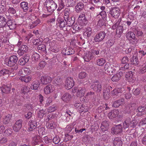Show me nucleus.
<instances>
[{
  "label": "nucleus",
  "instance_id": "f257e3e1",
  "mask_svg": "<svg viewBox=\"0 0 146 146\" xmlns=\"http://www.w3.org/2000/svg\"><path fill=\"white\" fill-rule=\"evenodd\" d=\"M18 60L17 56L15 55H13L11 56L9 58L6 59V65L10 67L15 66L14 70H17L18 67L16 66L15 65Z\"/></svg>",
  "mask_w": 146,
  "mask_h": 146
},
{
  "label": "nucleus",
  "instance_id": "f03ea898",
  "mask_svg": "<svg viewBox=\"0 0 146 146\" xmlns=\"http://www.w3.org/2000/svg\"><path fill=\"white\" fill-rule=\"evenodd\" d=\"M48 12L52 13L57 7L56 3L52 0H46L45 2Z\"/></svg>",
  "mask_w": 146,
  "mask_h": 146
},
{
  "label": "nucleus",
  "instance_id": "7ed1b4c3",
  "mask_svg": "<svg viewBox=\"0 0 146 146\" xmlns=\"http://www.w3.org/2000/svg\"><path fill=\"white\" fill-rule=\"evenodd\" d=\"M120 14V10L117 7H111L110 9L109 16L115 18H118Z\"/></svg>",
  "mask_w": 146,
  "mask_h": 146
},
{
  "label": "nucleus",
  "instance_id": "20e7f679",
  "mask_svg": "<svg viewBox=\"0 0 146 146\" xmlns=\"http://www.w3.org/2000/svg\"><path fill=\"white\" fill-rule=\"evenodd\" d=\"M90 87L94 92L97 93L100 92L102 90V84L98 81L94 82Z\"/></svg>",
  "mask_w": 146,
  "mask_h": 146
},
{
  "label": "nucleus",
  "instance_id": "39448f33",
  "mask_svg": "<svg viewBox=\"0 0 146 146\" xmlns=\"http://www.w3.org/2000/svg\"><path fill=\"white\" fill-rule=\"evenodd\" d=\"M123 127L121 124L115 125L111 129V133L113 134L117 135L122 131Z\"/></svg>",
  "mask_w": 146,
  "mask_h": 146
},
{
  "label": "nucleus",
  "instance_id": "423d86ee",
  "mask_svg": "<svg viewBox=\"0 0 146 146\" xmlns=\"http://www.w3.org/2000/svg\"><path fill=\"white\" fill-rule=\"evenodd\" d=\"M106 34L104 31H101L97 33L95 35L94 40L96 42H99L103 40L106 36Z\"/></svg>",
  "mask_w": 146,
  "mask_h": 146
},
{
  "label": "nucleus",
  "instance_id": "0eeeda50",
  "mask_svg": "<svg viewBox=\"0 0 146 146\" xmlns=\"http://www.w3.org/2000/svg\"><path fill=\"white\" fill-rule=\"evenodd\" d=\"M116 67L112 64H110L109 63H106L104 66V68L107 71L108 73L111 72L113 74L115 72Z\"/></svg>",
  "mask_w": 146,
  "mask_h": 146
},
{
  "label": "nucleus",
  "instance_id": "6e6552de",
  "mask_svg": "<svg viewBox=\"0 0 146 146\" xmlns=\"http://www.w3.org/2000/svg\"><path fill=\"white\" fill-rule=\"evenodd\" d=\"M74 82L71 77H68L66 79L65 87L67 90L71 88L74 85Z\"/></svg>",
  "mask_w": 146,
  "mask_h": 146
},
{
  "label": "nucleus",
  "instance_id": "1a4fd4ad",
  "mask_svg": "<svg viewBox=\"0 0 146 146\" xmlns=\"http://www.w3.org/2000/svg\"><path fill=\"white\" fill-rule=\"evenodd\" d=\"M110 125V123L109 120H105L102 121L101 123L100 127L101 130L103 131H107L109 128Z\"/></svg>",
  "mask_w": 146,
  "mask_h": 146
},
{
  "label": "nucleus",
  "instance_id": "9d476101",
  "mask_svg": "<svg viewBox=\"0 0 146 146\" xmlns=\"http://www.w3.org/2000/svg\"><path fill=\"white\" fill-rule=\"evenodd\" d=\"M135 73L132 71H129L125 75V77L127 78L129 82L131 83H133L135 82V78L134 77Z\"/></svg>",
  "mask_w": 146,
  "mask_h": 146
},
{
  "label": "nucleus",
  "instance_id": "9b49d317",
  "mask_svg": "<svg viewBox=\"0 0 146 146\" xmlns=\"http://www.w3.org/2000/svg\"><path fill=\"white\" fill-rule=\"evenodd\" d=\"M29 59L30 57L29 55L28 54H25L24 56L21 57L19 60L18 64L22 66L24 65L28 62Z\"/></svg>",
  "mask_w": 146,
  "mask_h": 146
},
{
  "label": "nucleus",
  "instance_id": "f8f14e48",
  "mask_svg": "<svg viewBox=\"0 0 146 146\" xmlns=\"http://www.w3.org/2000/svg\"><path fill=\"white\" fill-rule=\"evenodd\" d=\"M23 120L21 119H19L15 122V124L13 126V130L17 132L21 128L22 126Z\"/></svg>",
  "mask_w": 146,
  "mask_h": 146
},
{
  "label": "nucleus",
  "instance_id": "ddd939ff",
  "mask_svg": "<svg viewBox=\"0 0 146 146\" xmlns=\"http://www.w3.org/2000/svg\"><path fill=\"white\" fill-rule=\"evenodd\" d=\"M51 81V78L48 76H42L40 79L41 83L44 85H46L50 83Z\"/></svg>",
  "mask_w": 146,
  "mask_h": 146
},
{
  "label": "nucleus",
  "instance_id": "4468645a",
  "mask_svg": "<svg viewBox=\"0 0 146 146\" xmlns=\"http://www.w3.org/2000/svg\"><path fill=\"white\" fill-rule=\"evenodd\" d=\"M124 99L121 98L115 101L112 102V106L113 107L117 108L121 105L123 104L124 103Z\"/></svg>",
  "mask_w": 146,
  "mask_h": 146
},
{
  "label": "nucleus",
  "instance_id": "2eb2a0df",
  "mask_svg": "<svg viewBox=\"0 0 146 146\" xmlns=\"http://www.w3.org/2000/svg\"><path fill=\"white\" fill-rule=\"evenodd\" d=\"M10 16H8V20L7 21V25L9 27L10 29L13 30L15 29L16 27V24L12 20L10 19Z\"/></svg>",
  "mask_w": 146,
  "mask_h": 146
},
{
  "label": "nucleus",
  "instance_id": "dca6fc26",
  "mask_svg": "<svg viewBox=\"0 0 146 146\" xmlns=\"http://www.w3.org/2000/svg\"><path fill=\"white\" fill-rule=\"evenodd\" d=\"M146 111V106H139L136 109V111L137 112V116L141 117L143 115L142 112Z\"/></svg>",
  "mask_w": 146,
  "mask_h": 146
},
{
  "label": "nucleus",
  "instance_id": "f3484780",
  "mask_svg": "<svg viewBox=\"0 0 146 146\" xmlns=\"http://www.w3.org/2000/svg\"><path fill=\"white\" fill-rule=\"evenodd\" d=\"M12 115L8 114L5 116L3 118V123L4 125H6L7 127L10 126L9 122L12 118Z\"/></svg>",
  "mask_w": 146,
  "mask_h": 146
},
{
  "label": "nucleus",
  "instance_id": "a211bd4d",
  "mask_svg": "<svg viewBox=\"0 0 146 146\" xmlns=\"http://www.w3.org/2000/svg\"><path fill=\"white\" fill-rule=\"evenodd\" d=\"M40 137L38 135L35 136L33 138L31 144L33 146H37L40 144Z\"/></svg>",
  "mask_w": 146,
  "mask_h": 146
},
{
  "label": "nucleus",
  "instance_id": "6ab92c4d",
  "mask_svg": "<svg viewBox=\"0 0 146 146\" xmlns=\"http://www.w3.org/2000/svg\"><path fill=\"white\" fill-rule=\"evenodd\" d=\"M61 99L64 102L68 103L72 99L71 95L68 93H66L64 94L61 97Z\"/></svg>",
  "mask_w": 146,
  "mask_h": 146
},
{
  "label": "nucleus",
  "instance_id": "aec40b11",
  "mask_svg": "<svg viewBox=\"0 0 146 146\" xmlns=\"http://www.w3.org/2000/svg\"><path fill=\"white\" fill-rule=\"evenodd\" d=\"M37 122L34 120H30L28 122V125L29 126L28 131H33L36 128Z\"/></svg>",
  "mask_w": 146,
  "mask_h": 146
},
{
  "label": "nucleus",
  "instance_id": "412c9836",
  "mask_svg": "<svg viewBox=\"0 0 146 146\" xmlns=\"http://www.w3.org/2000/svg\"><path fill=\"white\" fill-rule=\"evenodd\" d=\"M57 21L58 23L59 24V26L60 27H64L66 25H67L66 20L64 18L58 17Z\"/></svg>",
  "mask_w": 146,
  "mask_h": 146
},
{
  "label": "nucleus",
  "instance_id": "4be33fe9",
  "mask_svg": "<svg viewBox=\"0 0 146 146\" xmlns=\"http://www.w3.org/2000/svg\"><path fill=\"white\" fill-rule=\"evenodd\" d=\"M123 88H115L111 91V96H115L119 95L123 92Z\"/></svg>",
  "mask_w": 146,
  "mask_h": 146
},
{
  "label": "nucleus",
  "instance_id": "5701e85b",
  "mask_svg": "<svg viewBox=\"0 0 146 146\" xmlns=\"http://www.w3.org/2000/svg\"><path fill=\"white\" fill-rule=\"evenodd\" d=\"M113 144L114 146H122L123 142L120 137H116L114 139Z\"/></svg>",
  "mask_w": 146,
  "mask_h": 146
},
{
  "label": "nucleus",
  "instance_id": "b1692460",
  "mask_svg": "<svg viewBox=\"0 0 146 146\" xmlns=\"http://www.w3.org/2000/svg\"><path fill=\"white\" fill-rule=\"evenodd\" d=\"M94 57L90 51H88L85 53L84 56V59L85 61L88 62L92 60Z\"/></svg>",
  "mask_w": 146,
  "mask_h": 146
},
{
  "label": "nucleus",
  "instance_id": "393cba45",
  "mask_svg": "<svg viewBox=\"0 0 146 146\" xmlns=\"http://www.w3.org/2000/svg\"><path fill=\"white\" fill-rule=\"evenodd\" d=\"M11 89V87L10 85H4L1 88L2 92L6 94H8L10 93Z\"/></svg>",
  "mask_w": 146,
  "mask_h": 146
},
{
  "label": "nucleus",
  "instance_id": "a878e982",
  "mask_svg": "<svg viewBox=\"0 0 146 146\" xmlns=\"http://www.w3.org/2000/svg\"><path fill=\"white\" fill-rule=\"evenodd\" d=\"M40 84L39 81L35 80L32 83L30 88L32 90H37Z\"/></svg>",
  "mask_w": 146,
  "mask_h": 146
},
{
  "label": "nucleus",
  "instance_id": "bb28decb",
  "mask_svg": "<svg viewBox=\"0 0 146 146\" xmlns=\"http://www.w3.org/2000/svg\"><path fill=\"white\" fill-rule=\"evenodd\" d=\"M67 24L68 26L70 27L72 26L74 24L75 22V17L73 16L68 17L66 19Z\"/></svg>",
  "mask_w": 146,
  "mask_h": 146
},
{
  "label": "nucleus",
  "instance_id": "cd10ccee",
  "mask_svg": "<svg viewBox=\"0 0 146 146\" xmlns=\"http://www.w3.org/2000/svg\"><path fill=\"white\" fill-rule=\"evenodd\" d=\"M118 113V112L117 110H113L108 113V116L110 119H112L117 116Z\"/></svg>",
  "mask_w": 146,
  "mask_h": 146
},
{
  "label": "nucleus",
  "instance_id": "c85d7f7f",
  "mask_svg": "<svg viewBox=\"0 0 146 146\" xmlns=\"http://www.w3.org/2000/svg\"><path fill=\"white\" fill-rule=\"evenodd\" d=\"M122 23L121 21L120 22L116 31V34L120 35V36H119V37L123 33V30L124 29Z\"/></svg>",
  "mask_w": 146,
  "mask_h": 146
},
{
  "label": "nucleus",
  "instance_id": "c756f323",
  "mask_svg": "<svg viewBox=\"0 0 146 146\" xmlns=\"http://www.w3.org/2000/svg\"><path fill=\"white\" fill-rule=\"evenodd\" d=\"M126 38L129 40L132 39L136 41L137 38L135 37V34L133 32H129L126 35Z\"/></svg>",
  "mask_w": 146,
  "mask_h": 146
},
{
  "label": "nucleus",
  "instance_id": "7c9ffc66",
  "mask_svg": "<svg viewBox=\"0 0 146 146\" xmlns=\"http://www.w3.org/2000/svg\"><path fill=\"white\" fill-rule=\"evenodd\" d=\"M130 61L132 64L135 66H139V62L138 60V58L133 56L130 59Z\"/></svg>",
  "mask_w": 146,
  "mask_h": 146
},
{
  "label": "nucleus",
  "instance_id": "2f4dec72",
  "mask_svg": "<svg viewBox=\"0 0 146 146\" xmlns=\"http://www.w3.org/2000/svg\"><path fill=\"white\" fill-rule=\"evenodd\" d=\"M84 4L83 3H79L76 6L75 10L77 13H79L84 9Z\"/></svg>",
  "mask_w": 146,
  "mask_h": 146
},
{
  "label": "nucleus",
  "instance_id": "473e14b6",
  "mask_svg": "<svg viewBox=\"0 0 146 146\" xmlns=\"http://www.w3.org/2000/svg\"><path fill=\"white\" fill-rule=\"evenodd\" d=\"M53 90V88L51 85H48L46 86L44 90V93L46 94H48L52 92Z\"/></svg>",
  "mask_w": 146,
  "mask_h": 146
},
{
  "label": "nucleus",
  "instance_id": "72a5a7b5",
  "mask_svg": "<svg viewBox=\"0 0 146 146\" xmlns=\"http://www.w3.org/2000/svg\"><path fill=\"white\" fill-rule=\"evenodd\" d=\"M132 122H133V121H131V119L129 118L125 120L123 123V126L124 128L125 129L128 128L130 125L131 127L133 125H131Z\"/></svg>",
  "mask_w": 146,
  "mask_h": 146
},
{
  "label": "nucleus",
  "instance_id": "f704fd0d",
  "mask_svg": "<svg viewBox=\"0 0 146 146\" xmlns=\"http://www.w3.org/2000/svg\"><path fill=\"white\" fill-rule=\"evenodd\" d=\"M43 140H44L45 144L47 146H53L52 143V139H50L46 136L44 137Z\"/></svg>",
  "mask_w": 146,
  "mask_h": 146
},
{
  "label": "nucleus",
  "instance_id": "c9c22d12",
  "mask_svg": "<svg viewBox=\"0 0 146 146\" xmlns=\"http://www.w3.org/2000/svg\"><path fill=\"white\" fill-rule=\"evenodd\" d=\"M20 6L24 11L25 12L27 11L29 8L28 3L25 1H23L21 2Z\"/></svg>",
  "mask_w": 146,
  "mask_h": 146
},
{
  "label": "nucleus",
  "instance_id": "e433bc0d",
  "mask_svg": "<svg viewBox=\"0 0 146 146\" xmlns=\"http://www.w3.org/2000/svg\"><path fill=\"white\" fill-rule=\"evenodd\" d=\"M7 25V21L5 18L0 16V28L3 27Z\"/></svg>",
  "mask_w": 146,
  "mask_h": 146
},
{
  "label": "nucleus",
  "instance_id": "4c0bfd02",
  "mask_svg": "<svg viewBox=\"0 0 146 146\" xmlns=\"http://www.w3.org/2000/svg\"><path fill=\"white\" fill-rule=\"evenodd\" d=\"M122 72H120L119 73L116 74L112 76L111 78V80L113 82H117L120 79Z\"/></svg>",
  "mask_w": 146,
  "mask_h": 146
},
{
  "label": "nucleus",
  "instance_id": "58836bf2",
  "mask_svg": "<svg viewBox=\"0 0 146 146\" xmlns=\"http://www.w3.org/2000/svg\"><path fill=\"white\" fill-rule=\"evenodd\" d=\"M110 92V90L109 89L103 90V96L105 100H107L109 98Z\"/></svg>",
  "mask_w": 146,
  "mask_h": 146
},
{
  "label": "nucleus",
  "instance_id": "ea45409f",
  "mask_svg": "<svg viewBox=\"0 0 146 146\" xmlns=\"http://www.w3.org/2000/svg\"><path fill=\"white\" fill-rule=\"evenodd\" d=\"M38 52H46V46L43 44H39L37 47Z\"/></svg>",
  "mask_w": 146,
  "mask_h": 146
},
{
  "label": "nucleus",
  "instance_id": "a19ab883",
  "mask_svg": "<svg viewBox=\"0 0 146 146\" xmlns=\"http://www.w3.org/2000/svg\"><path fill=\"white\" fill-rule=\"evenodd\" d=\"M32 76H24L21 77L19 79L22 81H24L25 82H30L32 79Z\"/></svg>",
  "mask_w": 146,
  "mask_h": 146
},
{
  "label": "nucleus",
  "instance_id": "79ce46f5",
  "mask_svg": "<svg viewBox=\"0 0 146 146\" xmlns=\"http://www.w3.org/2000/svg\"><path fill=\"white\" fill-rule=\"evenodd\" d=\"M65 0H60L59 2V7L58 10L60 11L62 10L65 6L64 4Z\"/></svg>",
  "mask_w": 146,
  "mask_h": 146
},
{
  "label": "nucleus",
  "instance_id": "37998d69",
  "mask_svg": "<svg viewBox=\"0 0 146 146\" xmlns=\"http://www.w3.org/2000/svg\"><path fill=\"white\" fill-rule=\"evenodd\" d=\"M138 72L140 74H143L146 72V64L143 65L140 68Z\"/></svg>",
  "mask_w": 146,
  "mask_h": 146
},
{
  "label": "nucleus",
  "instance_id": "c03bdc74",
  "mask_svg": "<svg viewBox=\"0 0 146 146\" xmlns=\"http://www.w3.org/2000/svg\"><path fill=\"white\" fill-rule=\"evenodd\" d=\"M74 49L72 48H67L65 51V54L66 55H70L74 53Z\"/></svg>",
  "mask_w": 146,
  "mask_h": 146
},
{
  "label": "nucleus",
  "instance_id": "a18cd8bd",
  "mask_svg": "<svg viewBox=\"0 0 146 146\" xmlns=\"http://www.w3.org/2000/svg\"><path fill=\"white\" fill-rule=\"evenodd\" d=\"M115 42V40L113 38H111L108 40L106 42L107 46L109 47H111L114 44Z\"/></svg>",
  "mask_w": 146,
  "mask_h": 146
},
{
  "label": "nucleus",
  "instance_id": "49530a36",
  "mask_svg": "<svg viewBox=\"0 0 146 146\" xmlns=\"http://www.w3.org/2000/svg\"><path fill=\"white\" fill-rule=\"evenodd\" d=\"M46 113L44 110L42 109L39 110L38 112V117L40 118H42L43 117L46 116Z\"/></svg>",
  "mask_w": 146,
  "mask_h": 146
},
{
  "label": "nucleus",
  "instance_id": "de8ad7c7",
  "mask_svg": "<svg viewBox=\"0 0 146 146\" xmlns=\"http://www.w3.org/2000/svg\"><path fill=\"white\" fill-rule=\"evenodd\" d=\"M32 57L35 62H37L40 59V55L36 53H33L32 56Z\"/></svg>",
  "mask_w": 146,
  "mask_h": 146
},
{
  "label": "nucleus",
  "instance_id": "09e8293b",
  "mask_svg": "<svg viewBox=\"0 0 146 146\" xmlns=\"http://www.w3.org/2000/svg\"><path fill=\"white\" fill-rule=\"evenodd\" d=\"M29 89V88L28 86H23L21 88V92L25 94L28 92Z\"/></svg>",
  "mask_w": 146,
  "mask_h": 146
},
{
  "label": "nucleus",
  "instance_id": "8fccbe9b",
  "mask_svg": "<svg viewBox=\"0 0 146 146\" xmlns=\"http://www.w3.org/2000/svg\"><path fill=\"white\" fill-rule=\"evenodd\" d=\"M61 80L59 77L56 78L53 81V84L55 86L60 85L61 84Z\"/></svg>",
  "mask_w": 146,
  "mask_h": 146
},
{
  "label": "nucleus",
  "instance_id": "3c124183",
  "mask_svg": "<svg viewBox=\"0 0 146 146\" xmlns=\"http://www.w3.org/2000/svg\"><path fill=\"white\" fill-rule=\"evenodd\" d=\"M106 62L105 60L103 58H100L98 59L97 61V64L100 66L103 65Z\"/></svg>",
  "mask_w": 146,
  "mask_h": 146
},
{
  "label": "nucleus",
  "instance_id": "603ef678",
  "mask_svg": "<svg viewBox=\"0 0 146 146\" xmlns=\"http://www.w3.org/2000/svg\"><path fill=\"white\" fill-rule=\"evenodd\" d=\"M87 76V74L85 72H82L78 74V78L80 79H83L85 78Z\"/></svg>",
  "mask_w": 146,
  "mask_h": 146
},
{
  "label": "nucleus",
  "instance_id": "864d4df0",
  "mask_svg": "<svg viewBox=\"0 0 146 146\" xmlns=\"http://www.w3.org/2000/svg\"><path fill=\"white\" fill-rule=\"evenodd\" d=\"M95 93L92 92H90L87 93L86 96L88 98L92 99L95 96Z\"/></svg>",
  "mask_w": 146,
  "mask_h": 146
},
{
  "label": "nucleus",
  "instance_id": "5fc2aeb1",
  "mask_svg": "<svg viewBox=\"0 0 146 146\" xmlns=\"http://www.w3.org/2000/svg\"><path fill=\"white\" fill-rule=\"evenodd\" d=\"M134 32L137 37H139L140 36H142L143 35V32L139 30H135Z\"/></svg>",
  "mask_w": 146,
  "mask_h": 146
},
{
  "label": "nucleus",
  "instance_id": "6e6d98bb",
  "mask_svg": "<svg viewBox=\"0 0 146 146\" xmlns=\"http://www.w3.org/2000/svg\"><path fill=\"white\" fill-rule=\"evenodd\" d=\"M129 64L127 63L123 66H121L119 68L120 70L125 71V70H128L129 68Z\"/></svg>",
  "mask_w": 146,
  "mask_h": 146
},
{
  "label": "nucleus",
  "instance_id": "4d7b16f0",
  "mask_svg": "<svg viewBox=\"0 0 146 146\" xmlns=\"http://www.w3.org/2000/svg\"><path fill=\"white\" fill-rule=\"evenodd\" d=\"M79 94L81 96H83L86 91V89L84 88H79L78 90Z\"/></svg>",
  "mask_w": 146,
  "mask_h": 146
},
{
  "label": "nucleus",
  "instance_id": "13d9d810",
  "mask_svg": "<svg viewBox=\"0 0 146 146\" xmlns=\"http://www.w3.org/2000/svg\"><path fill=\"white\" fill-rule=\"evenodd\" d=\"M40 22V20L39 19H37L35 21L33 22L31 26V28L35 27Z\"/></svg>",
  "mask_w": 146,
  "mask_h": 146
},
{
  "label": "nucleus",
  "instance_id": "bf43d9fd",
  "mask_svg": "<svg viewBox=\"0 0 146 146\" xmlns=\"http://www.w3.org/2000/svg\"><path fill=\"white\" fill-rule=\"evenodd\" d=\"M12 130L10 129H6L4 131V135L6 136H9L12 133Z\"/></svg>",
  "mask_w": 146,
  "mask_h": 146
},
{
  "label": "nucleus",
  "instance_id": "052dcab7",
  "mask_svg": "<svg viewBox=\"0 0 146 146\" xmlns=\"http://www.w3.org/2000/svg\"><path fill=\"white\" fill-rule=\"evenodd\" d=\"M57 107L55 105H53L50 107L48 109L49 112H52L55 111Z\"/></svg>",
  "mask_w": 146,
  "mask_h": 146
},
{
  "label": "nucleus",
  "instance_id": "680f3d73",
  "mask_svg": "<svg viewBox=\"0 0 146 146\" xmlns=\"http://www.w3.org/2000/svg\"><path fill=\"white\" fill-rule=\"evenodd\" d=\"M60 139L59 137L56 136L55 137H54L52 141L55 144H57L60 141Z\"/></svg>",
  "mask_w": 146,
  "mask_h": 146
},
{
  "label": "nucleus",
  "instance_id": "e2e57ef3",
  "mask_svg": "<svg viewBox=\"0 0 146 146\" xmlns=\"http://www.w3.org/2000/svg\"><path fill=\"white\" fill-rule=\"evenodd\" d=\"M20 49L21 50H22V51L25 53H26L28 50V47L25 45L21 46Z\"/></svg>",
  "mask_w": 146,
  "mask_h": 146
},
{
  "label": "nucleus",
  "instance_id": "0e129e2a",
  "mask_svg": "<svg viewBox=\"0 0 146 146\" xmlns=\"http://www.w3.org/2000/svg\"><path fill=\"white\" fill-rule=\"evenodd\" d=\"M67 2L68 6L72 7L75 4V1L74 0H68Z\"/></svg>",
  "mask_w": 146,
  "mask_h": 146
},
{
  "label": "nucleus",
  "instance_id": "69168bd1",
  "mask_svg": "<svg viewBox=\"0 0 146 146\" xmlns=\"http://www.w3.org/2000/svg\"><path fill=\"white\" fill-rule=\"evenodd\" d=\"M56 127V124L53 122V123H48L47 126V128H48L53 129L55 128Z\"/></svg>",
  "mask_w": 146,
  "mask_h": 146
},
{
  "label": "nucleus",
  "instance_id": "338daca9",
  "mask_svg": "<svg viewBox=\"0 0 146 146\" xmlns=\"http://www.w3.org/2000/svg\"><path fill=\"white\" fill-rule=\"evenodd\" d=\"M101 16L102 17L103 19L107 17V14L106 12L104 11H102L100 12L99 14L98 15V16L99 15Z\"/></svg>",
  "mask_w": 146,
  "mask_h": 146
},
{
  "label": "nucleus",
  "instance_id": "774afa93",
  "mask_svg": "<svg viewBox=\"0 0 146 146\" xmlns=\"http://www.w3.org/2000/svg\"><path fill=\"white\" fill-rule=\"evenodd\" d=\"M9 73V70L5 69H3L0 71V74L1 75H4Z\"/></svg>",
  "mask_w": 146,
  "mask_h": 146
}]
</instances>
